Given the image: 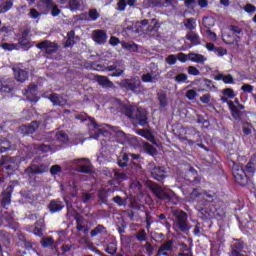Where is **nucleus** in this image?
<instances>
[{
    "instance_id": "obj_1",
    "label": "nucleus",
    "mask_w": 256,
    "mask_h": 256,
    "mask_svg": "<svg viewBox=\"0 0 256 256\" xmlns=\"http://www.w3.org/2000/svg\"><path fill=\"white\" fill-rule=\"evenodd\" d=\"M111 103L113 107L111 109H115L116 111H122L126 117L132 119V121H136L139 125H147V110L143 108H139L135 105H125L119 99L113 98Z\"/></svg>"
},
{
    "instance_id": "obj_2",
    "label": "nucleus",
    "mask_w": 256,
    "mask_h": 256,
    "mask_svg": "<svg viewBox=\"0 0 256 256\" xmlns=\"http://www.w3.org/2000/svg\"><path fill=\"white\" fill-rule=\"evenodd\" d=\"M118 85L122 89H126L127 91H132L133 93H141L143 88L141 87V80L137 77L131 79H124Z\"/></svg>"
},
{
    "instance_id": "obj_3",
    "label": "nucleus",
    "mask_w": 256,
    "mask_h": 256,
    "mask_svg": "<svg viewBox=\"0 0 256 256\" xmlns=\"http://www.w3.org/2000/svg\"><path fill=\"white\" fill-rule=\"evenodd\" d=\"M119 65L115 64L114 66H108L105 67L103 65L97 64V63H92L89 66V69H92V71H115L112 74H110V77H121V75H123V71H125V69L123 68V66H120V68H118Z\"/></svg>"
},
{
    "instance_id": "obj_4",
    "label": "nucleus",
    "mask_w": 256,
    "mask_h": 256,
    "mask_svg": "<svg viewBox=\"0 0 256 256\" xmlns=\"http://www.w3.org/2000/svg\"><path fill=\"white\" fill-rule=\"evenodd\" d=\"M232 173L236 183L242 186L247 185V174L245 173V170L242 167L234 165Z\"/></svg>"
},
{
    "instance_id": "obj_5",
    "label": "nucleus",
    "mask_w": 256,
    "mask_h": 256,
    "mask_svg": "<svg viewBox=\"0 0 256 256\" xmlns=\"http://www.w3.org/2000/svg\"><path fill=\"white\" fill-rule=\"evenodd\" d=\"M91 39L97 43V45H105L107 43V31L97 29L93 30L91 33Z\"/></svg>"
},
{
    "instance_id": "obj_6",
    "label": "nucleus",
    "mask_w": 256,
    "mask_h": 256,
    "mask_svg": "<svg viewBox=\"0 0 256 256\" xmlns=\"http://www.w3.org/2000/svg\"><path fill=\"white\" fill-rule=\"evenodd\" d=\"M146 185L147 187H149V189L152 190V192L158 199H167L168 197L167 193H165L163 188H161L159 185L151 181H148Z\"/></svg>"
},
{
    "instance_id": "obj_7",
    "label": "nucleus",
    "mask_w": 256,
    "mask_h": 256,
    "mask_svg": "<svg viewBox=\"0 0 256 256\" xmlns=\"http://www.w3.org/2000/svg\"><path fill=\"white\" fill-rule=\"evenodd\" d=\"M38 49L45 51L46 53H55L57 50V43L51 42L49 40H44L36 45Z\"/></svg>"
},
{
    "instance_id": "obj_8",
    "label": "nucleus",
    "mask_w": 256,
    "mask_h": 256,
    "mask_svg": "<svg viewBox=\"0 0 256 256\" xmlns=\"http://www.w3.org/2000/svg\"><path fill=\"white\" fill-rule=\"evenodd\" d=\"M24 95H27V99L29 101H34V103H37L39 101V98L37 97V85H30L28 89L25 90Z\"/></svg>"
},
{
    "instance_id": "obj_9",
    "label": "nucleus",
    "mask_w": 256,
    "mask_h": 256,
    "mask_svg": "<svg viewBox=\"0 0 256 256\" xmlns=\"http://www.w3.org/2000/svg\"><path fill=\"white\" fill-rule=\"evenodd\" d=\"M78 168L77 171L80 173H91V162H89V159H80L78 160Z\"/></svg>"
},
{
    "instance_id": "obj_10",
    "label": "nucleus",
    "mask_w": 256,
    "mask_h": 256,
    "mask_svg": "<svg viewBox=\"0 0 256 256\" xmlns=\"http://www.w3.org/2000/svg\"><path fill=\"white\" fill-rule=\"evenodd\" d=\"M143 83H157L159 81V73L150 72L142 75Z\"/></svg>"
},
{
    "instance_id": "obj_11",
    "label": "nucleus",
    "mask_w": 256,
    "mask_h": 256,
    "mask_svg": "<svg viewBox=\"0 0 256 256\" xmlns=\"http://www.w3.org/2000/svg\"><path fill=\"white\" fill-rule=\"evenodd\" d=\"M188 60L192 61V63H205V61H207V57H205L202 54L199 53H195V52H190L188 54Z\"/></svg>"
},
{
    "instance_id": "obj_12",
    "label": "nucleus",
    "mask_w": 256,
    "mask_h": 256,
    "mask_svg": "<svg viewBox=\"0 0 256 256\" xmlns=\"http://www.w3.org/2000/svg\"><path fill=\"white\" fill-rule=\"evenodd\" d=\"M136 133L137 135H140V137H144V139L150 141V143H155V136L153 135V132H151V130L138 129Z\"/></svg>"
},
{
    "instance_id": "obj_13",
    "label": "nucleus",
    "mask_w": 256,
    "mask_h": 256,
    "mask_svg": "<svg viewBox=\"0 0 256 256\" xmlns=\"http://www.w3.org/2000/svg\"><path fill=\"white\" fill-rule=\"evenodd\" d=\"M101 17L99 11L95 8H92L88 11V18L87 14H82L81 19H88L89 21H97Z\"/></svg>"
},
{
    "instance_id": "obj_14",
    "label": "nucleus",
    "mask_w": 256,
    "mask_h": 256,
    "mask_svg": "<svg viewBox=\"0 0 256 256\" xmlns=\"http://www.w3.org/2000/svg\"><path fill=\"white\" fill-rule=\"evenodd\" d=\"M15 79L20 81V83H23V81H27V71L25 70H19V67L13 68Z\"/></svg>"
},
{
    "instance_id": "obj_15",
    "label": "nucleus",
    "mask_w": 256,
    "mask_h": 256,
    "mask_svg": "<svg viewBox=\"0 0 256 256\" xmlns=\"http://www.w3.org/2000/svg\"><path fill=\"white\" fill-rule=\"evenodd\" d=\"M214 79L215 81H223V83H226L227 85H233L234 83L233 76H231V74L225 75L220 73L214 76Z\"/></svg>"
},
{
    "instance_id": "obj_16",
    "label": "nucleus",
    "mask_w": 256,
    "mask_h": 256,
    "mask_svg": "<svg viewBox=\"0 0 256 256\" xmlns=\"http://www.w3.org/2000/svg\"><path fill=\"white\" fill-rule=\"evenodd\" d=\"M173 249V241L165 242L158 250V256H169L166 251Z\"/></svg>"
},
{
    "instance_id": "obj_17",
    "label": "nucleus",
    "mask_w": 256,
    "mask_h": 256,
    "mask_svg": "<svg viewBox=\"0 0 256 256\" xmlns=\"http://www.w3.org/2000/svg\"><path fill=\"white\" fill-rule=\"evenodd\" d=\"M96 81L101 87H105L106 89L113 87V82H111L107 76H96Z\"/></svg>"
},
{
    "instance_id": "obj_18",
    "label": "nucleus",
    "mask_w": 256,
    "mask_h": 256,
    "mask_svg": "<svg viewBox=\"0 0 256 256\" xmlns=\"http://www.w3.org/2000/svg\"><path fill=\"white\" fill-rule=\"evenodd\" d=\"M152 177L156 180V181H163V179H165V170H163V168H154L152 171Z\"/></svg>"
},
{
    "instance_id": "obj_19",
    "label": "nucleus",
    "mask_w": 256,
    "mask_h": 256,
    "mask_svg": "<svg viewBox=\"0 0 256 256\" xmlns=\"http://www.w3.org/2000/svg\"><path fill=\"white\" fill-rule=\"evenodd\" d=\"M186 39L192 43V45H201V38L197 35V33L191 31L186 35Z\"/></svg>"
},
{
    "instance_id": "obj_20",
    "label": "nucleus",
    "mask_w": 256,
    "mask_h": 256,
    "mask_svg": "<svg viewBox=\"0 0 256 256\" xmlns=\"http://www.w3.org/2000/svg\"><path fill=\"white\" fill-rule=\"evenodd\" d=\"M191 199H197L200 197L201 199H211V195L207 194V192H199V189H194L190 194Z\"/></svg>"
},
{
    "instance_id": "obj_21",
    "label": "nucleus",
    "mask_w": 256,
    "mask_h": 256,
    "mask_svg": "<svg viewBox=\"0 0 256 256\" xmlns=\"http://www.w3.org/2000/svg\"><path fill=\"white\" fill-rule=\"evenodd\" d=\"M9 163H13V158H10L9 156L2 157L0 161V169H3V166L6 165L4 166V168L6 169V171H9V169L13 167V165Z\"/></svg>"
},
{
    "instance_id": "obj_22",
    "label": "nucleus",
    "mask_w": 256,
    "mask_h": 256,
    "mask_svg": "<svg viewBox=\"0 0 256 256\" xmlns=\"http://www.w3.org/2000/svg\"><path fill=\"white\" fill-rule=\"evenodd\" d=\"M228 107L231 111V115L232 117H234V119H239V117H241V114L239 113V108H237V106H235V103H233V101H228Z\"/></svg>"
},
{
    "instance_id": "obj_23",
    "label": "nucleus",
    "mask_w": 256,
    "mask_h": 256,
    "mask_svg": "<svg viewBox=\"0 0 256 256\" xmlns=\"http://www.w3.org/2000/svg\"><path fill=\"white\" fill-rule=\"evenodd\" d=\"M49 209L51 213H57V211H61L63 209V204L60 201H51L49 205Z\"/></svg>"
},
{
    "instance_id": "obj_24",
    "label": "nucleus",
    "mask_w": 256,
    "mask_h": 256,
    "mask_svg": "<svg viewBox=\"0 0 256 256\" xmlns=\"http://www.w3.org/2000/svg\"><path fill=\"white\" fill-rule=\"evenodd\" d=\"M176 223L180 231H189V227L187 226V218L181 216L177 219Z\"/></svg>"
},
{
    "instance_id": "obj_25",
    "label": "nucleus",
    "mask_w": 256,
    "mask_h": 256,
    "mask_svg": "<svg viewBox=\"0 0 256 256\" xmlns=\"http://www.w3.org/2000/svg\"><path fill=\"white\" fill-rule=\"evenodd\" d=\"M246 171L248 173H255V171H256V155L252 156L249 163L246 165Z\"/></svg>"
},
{
    "instance_id": "obj_26",
    "label": "nucleus",
    "mask_w": 256,
    "mask_h": 256,
    "mask_svg": "<svg viewBox=\"0 0 256 256\" xmlns=\"http://www.w3.org/2000/svg\"><path fill=\"white\" fill-rule=\"evenodd\" d=\"M13 7V0H6L0 4V13H7Z\"/></svg>"
},
{
    "instance_id": "obj_27",
    "label": "nucleus",
    "mask_w": 256,
    "mask_h": 256,
    "mask_svg": "<svg viewBox=\"0 0 256 256\" xmlns=\"http://www.w3.org/2000/svg\"><path fill=\"white\" fill-rule=\"evenodd\" d=\"M68 39L65 42L64 47H72V45H75V31H70L67 34Z\"/></svg>"
},
{
    "instance_id": "obj_28",
    "label": "nucleus",
    "mask_w": 256,
    "mask_h": 256,
    "mask_svg": "<svg viewBox=\"0 0 256 256\" xmlns=\"http://www.w3.org/2000/svg\"><path fill=\"white\" fill-rule=\"evenodd\" d=\"M32 173H45V171H48L49 169V166L47 165H40V166H35V165H32L30 167Z\"/></svg>"
},
{
    "instance_id": "obj_29",
    "label": "nucleus",
    "mask_w": 256,
    "mask_h": 256,
    "mask_svg": "<svg viewBox=\"0 0 256 256\" xmlns=\"http://www.w3.org/2000/svg\"><path fill=\"white\" fill-rule=\"evenodd\" d=\"M50 101L54 104V105H65V101H63V99L57 95V94H52L50 96Z\"/></svg>"
},
{
    "instance_id": "obj_30",
    "label": "nucleus",
    "mask_w": 256,
    "mask_h": 256,
    "mask_svg": "<svg viewBox=\"0 0 256 256\" xmlns=\"http://www.w3.org/2000/svg\"><path fill=\"white\" fill-rule=\"evenodd\" d=\"M184 25L186 29H189L190 31H193L196 27V22L194 18H188L185 20Z\"/></svg>"
},
{
    "instance_id": "obj_31",
    "label": "nucleus",
    "mask_w": 256,
    "mask_h": 256,
    "mask_svg": "<svg viewBox=\"0 0 256 256\" xmlns=\"http://www.w3.org/2000/svg\"><path fill=\"white\" fill-rule=\"evenodd\" d=\"M3 198H2V205L3 207H7V205H9L11 203V192H3L2 193Z\"/></svg>"
},
{
    "instance_id": "obj_32",
    "label": "nucleus",
    "mask_w": 256,
    "mask_h": 256,
    "mask_svg": "<svg viewBox=\"0 0 256 256\" xmlns=\"http://www.w3.org/2000/svg\"><path fill=\"white\" fill-rule=\"evenodd\" d=\"M202 23L205 27H213L215 25V19L211 16L204 17Z\"/></svg>"
},
{
    "instance_id": "obj_33",
    "label": "nucleus",
    "mask_w": 256,
    "mask_h": 256,
    "mask_svg": "<svg viewBox=\"0 0 256 256\" xmlns=\"http://www.w3.org/2000/svg\"><path fill=\"white\" fill-rule=\"evenodd\" d=\"M27 35H29V30H26L22 33V38L19 39V43L20 45H22L23 47H27L29 45V40H27Z\"/></svg>"
},
{
    "instance_id": "obj_34",
    "label": "nucleus",
    "mask_w": 256,
    "mask_h": 256,
    "mask_svg": "<svg viewBox=\"0 0 256 256\" xmlns=\"http://www.w3.org/2000/svg\"><path fill=\"white\" fill-rule=\"evenodd\" d=\"M122 47L127 51H137V44L135 43L122 42Z\"/></svg>"
},
{
    "instance_id": "obj_35",
    "label": "nucleus",
    "mask_w": 256,
    "mask_h": 256,
    "mask_svg": "<svg viewBox=\"0 0 256 256\" xmlns=\"http://www.w3.org/2000/svg\"><path fill=\"white\" fill-rule=\"evenodd\" d=\"M56 137H57L58 141H61V143H67L69 141V138L67 137V134L63 131H59L56 134Z\"/></svg>"
},
{
    "instance_id": "obj_36",
    "label": "nucleus",
    "mask_w": 256,
    "mask_h": 256,
    "mask_svg": "<svg viewBox=\"0 0 256 256\" xmlns=\"http://www.w3.org/2000/svg\"><path fill=\"white\" fill-rule=\"evenodd\" d=\"M43 247H51L53 243H55V240H53V237H45L41 241Z\"/></svg>"
},
{
    "instance_id": "obj_37",
    "label": "nucleus",
    "mask_w": 256,
    "mask_h": 256,
    "mask_svg": "<svg viewBox=\"0 0 256 256\" xmlns=\"http://www.w3.org/2000/svg\"><path fill=\"white\" fill-rule=\"evenodd\" d=\"M144 149L146 152L149 153V155H155V153H157V150L155 149V147H153L151 144L149 143H144Z\"/></svg>"
},
{
    "instance_id": "obj_38",
    "label": "nucleus",
    "mask_w": 256,
    "mask_h": 256,
    "mask_svg": "<svg viewBox=\"0 0 256 256\" xmlns=\"http://www.w3.org/2000/svg\"><path fill=\"white\" fill-rule=\"evenodd\" d=\"M128 161H129V155L124 154V155L122 156V158H119V159H118V165H119V167H126Z\"/></svg>"
},
{
    "instance_id": "obj_39",
    "label": "nucleus",
    "mask_w": 256,
    "mask_h": 256,
    "mask_svg": "<svg viewBox=\"0 0 256 256\" xmlns=\"http://www.w3.org/2000/svg\"><path fill=\"white\" fill-rule=\"evenodd\" d=\"M106 251L109 253V255H115V253H117V245L115 243L109 244Z\"/></svg>"
},
{
    "instance_id": "obj_40",
    "label": "nucleus",
    "mask_w": 256,
    "mask_h": 256,
    "mask_svg": "<svg viewBox=\"0 0 256 256\" xmlns=\"http://www.w3.org/2000/svg\"><path fill=\"white\" fill-rule=\"evenodd\" d=\"M176 59H178V61L181 63H187V61H189V54L187 55L185 53H178Z\"/></svg>"
},
{
    "instance_id": "obj_41",
    "label": "nucleus",
    "mask_w": 256,
    "mask_h": 256,
    "mask_svg": "<svg viewBox=\"0 0 256 256\" xmlns=\"http://www.w3.org/2000/svg\"><path fill=\"white\" fill-rule=\"evenodd\" d=\"M214 53L218 57H223L224 55H227V49H225L223 47H217V48L214 49Z\"/></svg>"
},
{
    "instance_id": "obj_42",
    "label": "nucleus",
    "mask_w": 256,
    "mask_h": 256,
    "mask_svg": "<svg viewBox=\"0 0 256 256\" xmlns=\"http://www.w3.org/2000/svg\"><path fill=\"white\" fill-rule=\"evenodd\" d=\"M223 95H225V97H228L229 99H233V97H235V91H233V89L231 88H226L222 91Z\"/></svg>"
},
{
    "instance_id": "obj_43",
    "label": "nucleus",
    "mask_w": 256,
    "mask_h": 256,
    "mask_svg": "<svg viewBox=\"0 0 256 256\" xmlns=\"http://www.w3.org/2000/svg\"><path fill=\"white\" fill-rule=\"evenodd\" d=\"M181 247L184 249V251L180 252L178 256H192L191 251H189V247L187 246V244L182 243Z\"/></svg>"
},
{
    "instance_id": "obj_44",
    "label": "nucleus",
    "mask_w": 256,
    "mask_h": 256,
    "mask_svg": "<svg viewBox=\"0 0 256 256\" xmlns=\"http://www.w3.org/2000/svg\"><path fill=\"white\" fill-rule=\"evenodd\" d=\"M103 231H105V227H103V225H98L91 231V237H95V235H99V233H103Z\"/></svg>"
},
{
    "instance_id": "obj_45",
    "label": "nucleus",
    "mask_w": 256,
    "mask_h": 256,
    "mask_svg": "<svg viewBox=\"0 0 256 256\" xmlns=\"http://www.w3.org/2000/svg\"><path fill=\"white\" fill-rule=\"evenodd\" d=\"M161 107H167V96L163 93L158 95Z\"/></svg>"
},
{
    "instance_id": "obj_46",
    "label": "nucleus",
    "mask_w": 256,
    "mask_h": 256,
    "mask_svg": "<svg viewBox=\"0 0 256 256\" xmlns=\"http://www.w3.org/2000/svg\"><path fill=\"white\" fill-rule=\"evenodd\" d=\"M69 6L71 9H79L81 7V0H70Z\"/></svg>"
},
{
    "instance_id": "obj_47",
    "label": "nucleus",
    "mask_w": 256,
    "mask_h": 256,
    "mask_svg": "<svg viewBox=\"0 0 256 256\" xmlns=\"http://www.w3.org/2000/svg\"><path fill=\"white\" fill-rule=\"evenodd\" d=\"M39 127V122H32L31 125L27 126V133H34L35 129Z\"/></svg>"
},
{
    "instance_id": "obj_48",
    "label": "nucleus",
    "mask_w": 256,
    "mask_h": 256,
    "mask_svg": "<svg viewBox=\"0 0 256 256\" xmlns=\"http://www.w3.org/2000/svg\"><path fill=\"white\" fill-rule=\"evenodd\" d=\"M9 147H11V144L9 143V141H4L0 144V153H5V151H7V149H9Z\"/></svg>"
},
{
    "instance_id": "obj_49",
    "label": "nucleus",
    "mask_w": 256,
    "mask_h": 256,
    "mask_svg": "<svg viewBox=\"0 0 256 256\" xmlns=\"http://www.w3.org/2000/svg\"><path fill=\"white\" fill-rule=\"evenodd\" d=\"M188 74L197 76V75H201V72L199 71V69L195 68V66H190L188 67Z\"/></svg>"
},
{
    "instance_id": "obj_50",
    "label": "nucleus",
    "mask_w": 256,
    "mask_h": 256,
    "mask_svg": "<svg viewBox=\"0 0 256 256\" xmlns=\"http://www.w3.org/2000/svg\"><path fill=\"white\" fill-rule=\"evenodd\" d=\"M186 97L190 101H193V99H195V97H197V91H195V90H188L186 92Z\"/></svg>"
},
{
    "instance_id": "obj_51",
    "label": "nucleus",
    "mask_w": 256,
    "mask_h": 256,
    "mask_svg": "<svg viewBox=\"0 0 256 256\" xmlns=\"http://www.w3.org/2000/svg\"><path fill=\"white\" fill-rule=\"evenodd\" d=\"M118 11H125L127 7V0H119L117 3Z\"/></svg>"
},
{
    "instance_id": "obj_52",
    "label": "nucleus",
    "mask_w": 256,
    "mask_h": 256,
    "mask_svg": "<svg viewBox=\"0 0 256 256\" xmlns=\"http://www.w3.org/2000/svg\"><path fill=\"white\" fill-rule=\"evenodd\" d=\"M206 37H208L210 41H217V34L211 30L206 31Z\"/></svg>"
},
{
    "instance_id": "obj_53",
    "label": "nucleus",
    "mask_w": 256,
    "mask_h": 256,
    "mask_svg": "<svg viewBox=\"0 0 256 256\" xmlns=\"http://www.w3.org/2000/svg\"><path fill=\"white\" fill-rule=\"evenodd\" d=\"M166 63H168V65H175V63H177V56L175 55H169L166 58Z\"/></svg>"
},
{
    "instance_id": "obj_54",
    "label": "nucleus",
    "mask_w": 256,
    "mask_h": 256,
    "mask_svg": "<svg viewBox=\"0 0 256 256\" xmlns=\"http://www.w3.org/2000/svg\"><path fill=\"white\" fill-rule=\"evenodd\" d=\"M2 48L5 49V51H13L14 49H17V45L4 43L2 44Z\"/></svg>"
},
{
    "instance_id": "obj_55",
    "label": "nucleus",
    "mask_w": 256,
    "mask_h": 256,
    "mask_svg": "<svg viewBox=\"0 0 256 256\" xmlns=\"http://www.w3.org/2000/svg\"><path fill=\"white\" fill-rule=\"evenodd\" d=\"M201 103L208 104L211 101V94H204L200 97Z\"/></svg>"
},
{
    "instance_id": "obj_56",
    "label": "nucleus",
    "mask_w": 256,
    "mask_h": 256,
    "mask_svg": "<svg viewBox=\"0 0 256 256\" xmlns=\"http://www.w3.org/2000/svg\"><path fill=\"white\" fill-rule=\"evenodd\" d=\"M40 15L41 13H39L37 9L35 8L30 9L29 16L31 17V19H37Z\"/></svg>"
},
{
    "instance_id": "obj_57",
    "label": "nucleus",
    "mask_w": 256,
    "mask_h": 256,
    "mask_svg": "<svg viewBox=\"0 0 256 256\" xmlns=\"http://www.w3.org/2000/svg\"><path fill=\"white\" fill-rule=\"evenodd\" d=\"M39 151H42L43 153H49V151H55V149L49 145H42L39 147Z\"/></svg>"
},
{
    "instance_id": "obj_58",
    "label": "nucleus",
    "mask_w": 256,
    "mask_h": 256,
    "mask_svg": "<svg viewBox=\"0 0 256 256\" xmlns=\"http://www.w3.org/2000/svg\"><path fill=\"white\" fill-rule=\"evenodd\" d=\"M137 239L138 241H145L146 237H147V233L145 232V230H141L137 233Z\"/></svg>"
},
{
    "instance_id": "obj_59",
    "label": "nucleus",
    "mask_w": 256,
    "mask_h": 256,
    "mask_svg": "<svg viewBox=\"0 0 256 256\" xmlns=\"http://www.w3.org/2000/svg\"><path fill=\"white\" fill-rule=\"evenodd\" d=\"M98 197L102 201V203H105L107 201V191L100 190Z\"/></svg>"
},
{
    "instance_id": "obj_60",
    "label": "nucleus",
    "mask_w": 256,
    "mask_h": 256,
    "mask_svg": "<svg viewBox=\"0 0 256 256\" xmlns=\"http://www.w3.org/2000/svg\"><path fill=\"white\" fill-rule=\"evenodd\" d=\"M51 175H57V173H61V166L59 165H54L50 169Z\"/></svg>"
},
{
    "instance_id": "obj_61",
    "label": "nucleus",
    "mask_w": 256,
    "mask_h": 256,
    "mask_svg": "<svg viewBox=\"0 0 256 256\" xmlns=\"http://www.w3.org/2000/svg\"><path fill=\"white\" fill-rule=\"evenodd\" d=\"M244 10L246 11V13H255L256 7L252 4H246Z\"/></svg>"
},
{
    "instance_id": "obj_62",
    "label": "nucleus",
    "mask_w": 256,
    "mask_h": 256,
    "mask_svg": "<svg viewBox=\"0 0 256 256\" xmlns=\"http://www.w3.org/2000/svg\"><path fill=\"white\" fill-rule=\"evenodd\" d=\"M241 89H242V91H244V93H252L253 92V86H251L249 84H244Z\"/></svg>"
},
{
    "instance_id": "obj_63",
    "label": "nucleus",
    "mask_w": 256,
    "mask_h": 256,
    "mask_svg": "<svg viewBox=\"0 0 256 256\" xmlns=\"http://www.w3.org/2000/svg\"><path fill=\"white\" fill-rule=\"evenodd\" d=\"M175 79L178 83L187 81V74H178Z\"/></svg>"
},
{
    "instance_id": "obj_64",
    "label": "nucleus",
    "mask_w": 256,
    "mask_h": 256,
    "mask_svg": "<svg viewBox=\"0 0 256 256\" xmlns=\"http://www.w3.org/2000/svg\"><path fill=\"white\" fill-rule=\"evenodd\" d=\"M59 13H61V10L59 9V7H57V5H52L53 17H57V15H59Z\"/></svg>"
}]
</instances>
